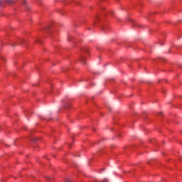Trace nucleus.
I'll use <instances>...</instances> for the list:
<instances>
[{"label": "nucleus", "mask_w": 182, "mask_h": 182, "mask_svg": "<svg viewBox=\"0 0 182 182\" xmlns=\"http://www.w3.org/2000/svg\"><path fill=\"white\" fill-rule=\"evenodd\" d=\"M6 4H14L15 2V0H4Z\"/></svg>", "instance_id": "obj_3"}, {"label": "nucleus", "mask_w": 182, "mask_h": 182, "mask_svg": "<svg viewBox=\"0 0 182 182\" xmlns=\"http://www.w3.org/2000/svg\"><path fill=\"white\" fill-rule=\"evenodd\" d=\"M25 43V39L19 38L17 41V45H23Z\"/></svg>", "instance_id": "obj_1"}, {"label": "nucleus", "mask_w": 182, "mask_h": 182, "mask_svg": "<svg viewBox=\"0 0 182 182\" xmlns=\"http://www.w3.org/2000/svg\"><path fill=\"white\" fill-rule=\"evenodd\" d=\"M44 31H46V32H50V26H47L45 27Z\"/></svg>", "instance_id": "obj_4"}, {"label": "nucleus", "mask_w": 182, "mask_h": 182, "mask_svg": "<svg viewBox=\"0 0 182 182\" xmlns=\"http://www.w3.org/2000/svg\"><path fill=\"white\" fill-rule=\"evenodd\" d=\"M46 179L47 180H50V177L48 176V177H46Z\"/></svg>", "instance_id": "obj_10"}, {"label": "nucleus", "mask_w": 182, "mask_h": 182, "mask_svg": "<svg viewBox=\"0 0 182 182\" xmlns=\"http://www.w3.org/2000/svg\"><path fill=\"white\" fill-rule=\"evenodd\" d=\"M12 46H15V45L12 44Z\"/></svg>", "instance_id": "obj_14"}, {"label": "nucleus", "mask_w": 182, "mask_h": 182, "mask_svg": "<svg viewBox=\"0 0 182 182\" xmlns=\"http://www.w3.org/2000/svg\"><path fill=\"white\" fill-rule=\"evenodd\" d=\"M23 5H26V0H23Z\"/></svg>", "instance_id": "obj_8"}, {"label": "nucleus", "mask_w": 182, "mask_h": 182, "mask_svg": "<svg viewBox=\"0 0 182 182\" xmlns=\"http://www.w3.org/2000/svg\"><path fill=\"white\" fill-rule=\"evenodd\" d=\"M109 14H111V15H112L113 11H109Z\"/></svg>", "instance_id": "obj_11"}, {"label": "nucleus", "mask_w": 182, "mask_h": 182, "mask_svg": "<svg viewBox=\"0 0 182 182\" xmlns=\"http://www.w3.org/2000/svg\"><path fill=\"white\" fill-rule=\"evenodd\" d=\"M1 59L4 60V58H1Z\"/></svg>", "instance_id": "obj_15"}, {"label": "nucleus", "mask_w": 182, "mask_h": 182, "mask_svg": "<svg viewBox=\"0 0 182 182\" xmlns=\"http://www.w3.org/2000/svg\"><path fill=\"white\" fill-rule=\"evenodd\" d=\"M136 26H140V25L137 24Z\"/></svg>", "instance_id": "obj_13"}, {"label": "nucleus", "mask_w": 182, "mask_h": 182, "mask_svg": "<svg viewBox=\"0 0 182 182\" xmlns=\"http://www.w3.org/2000/svg\"><path fill=\"white\" fill-rule=\"evenodd\" d=\"M84 52H86L87 53V52H89V50H87V48H85V50H84Z\"/></svg>", "instance_id": "obj_9"}, {"label": "nucleus", "mask_w": 182, "mask_h": 182, "mask_svg": "<svg viewBox=\"0 0 182 182\" xmlns=\"http://www.w3.org/2000/svg\"><path fill=\"white\" fill-rule=\"evenodd\" d=\"M80 62L82 63L83 65H85L86 63V58H85L84 56H81Z\"/></svg>", "instance_id": "obj_2"}, {"label": "nucleus", "mask_w": 182, "mask_h": 182, "mask_svg": "<svg viewBox=\"0 0 182 182\" xmlns=\"http://www.w3.org/2000/svg\"><path fill=\"white\" fill-rule=\"evenodd\" d=\"M36 43H41V42L40 41V40H36Z\"/></svg>", "instance_id": "obj_7"}, {"label": "nucleus", "mask_w": 182, "mask_h": 182, "mask_svg": "<svg viewBox=\"0 0 182 182\" xmlns=\"http://www.w3.org/2000/svg\"><path fill=\"white\" fill-rule=\"evenodd\" d=\"M2 4V0H0V5Z\"/></svg>", "instance_id": "obj_12"}, {"label": "nucleus", "mask_w": 182, "mask_h": 182, "mask_svg": "<svg viewBox=\"0 0 182 182\" xmlns=\"http://www.w3.org/2000/svg\"><path fill=\"white\" fill-rule=\"evenodd\" d=\"M68 39L69 42H70V41H71V39H72V36L68 35Z\"/></svg>", "instance_id": "obj_6"}, {"label": "nucleus", "mask_w": 182, "mask_h": 182, "mask_svg": "<svg viewBox=\"0 0 182 182\" xmlns=\"http://www.w3.org/2000/svg\"><path fill=\"white\" fill-rule=\"evenodd\" d=\"M99 20V15L95 16V19H94V23H96Z\"/></svg>", "instance_id": "obj_5"}]
</instances>
